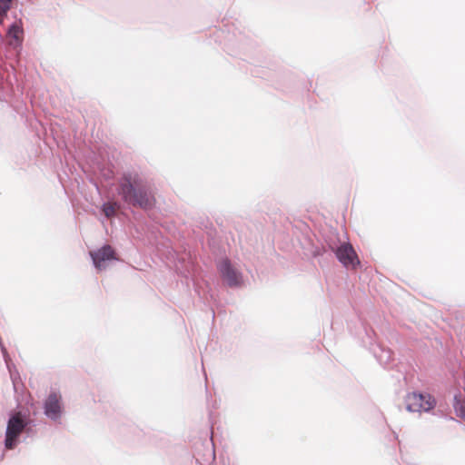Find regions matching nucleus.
Masks as SVG:
<instances>
[{"mask_svg":"<svg viewBox=\"0 0 465 465\" xmlns=\"http://www.w3.org/2000/svg\"><path fill=\"white\" fill-rule=\"evenodd\" d=\"M217 271L225 284L230 288H237L242 282V275L232 263L230 259L223 258L216 263Z\"/></svg>","mask_w":465,"mask_h":465,"instance_id":"4","label":"nucleus"},{"mask_svg":"<svg viewBox=\"0 0 465 465\" xmlns=\"http://www.w3.org/2000/svg\"><path fill=\"white\" fill-rule=\"evenodd\" d=\"M43 411L46 418L54 422L60 421L64 407L60 392L52 391L43 402Z\"/></svg>","mask_w":465,"mask_h":465,"instance_id":"5","label":"nucleus"},{"mask_svg":"<svg viewBox=\"0 0 465 465\" xmlns=\"http://www.w3.org/2000/svg\"><path fill=\"white\" fill-rule=\"evenodd\" d=\"M89 253L93 265L98 271L105 270L108 262L118 261L114 249L109 244H104L99 249L91 251Z\"/></svg>","mask_w":465,"mask_h":465,"instance_id":"6","label":"nucleus"},{"mask_svg":"<svg viewBox=\"0 0 465 465\" xmlns=\"http://www.w3.org/2000/svg\"><path fill=\"white\" fill-rule=\"evenodd\" d=\"M419 403H431L432 409H434L436 406V400L430 394L420 392V401H419Z\"/></svg>","mask_w":465,"mask_h":465,"instance_id":"14","label":"nucleus"},{"mask_svg":"<svg viewBox=\"0 0 465 465\" xmlns=\"http://www.w3.org/2000/svg\"><path fill=\"white\" fill-rule=\"evenodd\" d=\"M35 421L23 411L12 410L8 412L4 446L6 450H14L20 442L22 433L30 435Z\"/></svg>","mask_w":465,"mask_h":465,"instance_id":"2","label":"nucleus"},{"mask_svg":"<svg viewBox=\"0 0 465 465\" xmlns=\"http://www.w3.org/2000/svg\"><path fill=\"white\" fill-rule=\"evenodd\" d=\"M23 34V28L17 23L15 22L9 25L6 32V37L8 39V45L15 51L22 47Z\"/></svg>","mask_w":465,"mask_h":465,"instance_id":"8","label":"nucleus"},{"mask_svg":"<svg viewBox=\"0 0 465 465\" xmlns=\"http://www.w3.org/2000/svg\"><path fill=\"white\" fill-rule=\"evenodd\" d=\"M381 350V354L380 355H377L376 352L375 353V356L376 358L378 359V361H380L381 364H382L384 367H388L389 366V363L391 360V357H392V353L390 350H385V349H382V348H380Z\"/></svg>","mask_w":465,"mask_h":465,"instance_id":"10","label":"nucleus"},{"mask_svg":"<svg viewBox=\"0 0 465 465\" xmlns=\"http://www.w3.org/2000/svg\"><path fill=\"white\" fill-rule=\"evenodd\" d=\"M0 79L3 80L4 79V74L0 73Z\"/></svg>","mask_w":465,"mask_h":465,"instance_id":"15","label":"nucleus"},{"mask_svg":"<svg viewBox=\"0 0 465 465\" xmlns=\"http://www.w3.org/2000/svg\"><path fill=\"white\" fill-rule=\"evenodd\" d=\"M10 67H11V69H12L13 71H15V68H14V66H13L12 64L10 65Z\"/></svg>","mask_w":465,"mask_h":465,"instance_id":"16","label":"nucleus"},{"mask_svg":"<svg viewBox=\"0 0 465 465\" xmlns=\"http://www.w3.org/2000/svg\"><path fill=\"white\" fill-rule=\"evenodd\" d=\"M420 392L408 393L405 397L406 410L410 412H428L432 410L431 403H419Z\"/></svg>","mask_w":465,"mask_h":465,"instance_id":"7","label":"nucleus"},{"mask_svg":"<svg viewBox=\"0 0 465 465\" xmlns=\"http://www.w3.org/2000/svg\"><path fill=\"white\" fill-rule=\"evenodd\" d=\"M101 210L106 218H111L115 213L114 206L108 203H104L101 206Z\"/></svg>","mask_w":465,"mask_h":465,"instance_id":"13","label":"nucleus"},{"mask_svg":"<svg viewBox=\"0 0 465 465\" xmlns=\"http://www.w3.org/2000/svg\"><path fill=\"white\" fill-rule=\"evenodd\" d=\"M122 201L135 208L150 211L155 207L156 199L152 184L140 177L131 173H124L117 187Z\"/></svg>","mask_w":465,"mask_h":465,"instance_id":"1","label":"nucleus"},{"mask_svg":"<svg viewBox=\"0 0 465 465\" xmlns=\"http://www.w3.org/2000/svg\"><path fill=\"white\" fill-rule=\"evenodd\" d=\"M14 0H0V21L4 19L11 10Z\"/></svg>","mask_w":465,"mask_h":465,"instance_id":"12","label":"nucleus"},{"mask_svg":"<svg viewBox=\"0 0 465 465\" xmlns=\"http://www.w3.org/2000/svg\"><path fill=\"white\" fill-rule=\"evenodd\" d=\"M312 253L314 258L323 257L325 254L331 257L333 253L345 268L356 269L360 265L358 255L350 242L329 240L326 241V245L314 247Z\"/></svg>","mask_w":465,"mask_h":465,"instance_id":"3","label":"nucleus"},{"mask_svg":"<svg viewBox=\"0 0 465 465\" xmlns=\"http://www.w3.org/2000/svg\"><path fill=\"white\" fill-rule=\"evenodd\" d=\"M453 409L456 415L465 420V401L461 399L460 393L454 395Z\"/></svg>","mask_w":465,"mask_h":465,"instance_id":"9","label":"nucleus"},{"mask_svg":"<svg viewBox=\"0 0 465 465\" xmlns=\"http://www.w3.org/2000/svg\"><path fill=\"white\" fill-rule=\"evenodd\" d=\"M0 348H1V351H2V354H3V357H4V360L5 361V364H6V367L10 372V377H11V380L12 381H15V374L12 371V368L15 366L11 363V359L9 357V354L7 352V350L6 348L5 347V345L3 344L2 341H0ZM15 383V381H13Z\"/></svg>","mask_w":465,"mask_h":465,"instance_id":"11","label":"nucleus"}]
</instances>
